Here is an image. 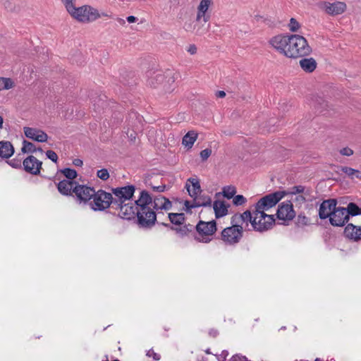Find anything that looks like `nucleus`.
Masks as SVG:
<instances>
[{"instance_id": "nucleus-22", "label": "nucleus", "mask_w": 361, "mask_h": 361, "mask_svg": "<svg viewBox=\"0 0 361 361\" xmlns=\"http://www.w3.org/2000/svg\"><path fill=\"white\" fill-rule=\"evenodd\" d=\"M75 185V183L72 180H63L58 183L57 188L61 194L71 195Z\"/></svg>"}, {"instance_id": "nucleus-6", "label": "nucleus", "mask_w": 361, "mask_h": 361, "mask_svg": "<svg viewBox=\"0 0 361 361\" xmlns=\"http://www.w3.org/2000/svg\"><path fill=\"white\" fill-rule=\"evenodd\" d=\"M233 226L224 228L221 232V239L227 245H233L238 243L243 236V226L239 224L233 223Z\"/></svg>"}, {"instance_id": "nucleus-55", "label": "nucleus", "mask_w": 361, "mask_h": 361, "mask_svg": "<svg viewBox=\"0 0 361 361\" xmlns=\"http://www.w3.org/2000/svg\"><path fill=\"white\" fill-rule=\"evenodd\" d=\"M113 361H119V360H113Z\"/></svg>"}, {"instance_id": "nucleus-23", "label": "nucleus", "mask_w": 361, "mask_h": 361, "mask_svg": "<svg viewBox=\"0 0 361 361\" xmlns=\"http://www.w3.org/2000/svg\"><path fill=\"white\" fill-rule=\"evenodd\" d=\"M198 137V133L195 130L188 131L182 139V145L187 149H190Z\"/></svg>"}, {"instance_id": "nucleus-5", "label": "nucleus", "mask_w": 361, "mask_h": 361, "mask_svg": "<svg viewBox=\"0 0 361 361\" xmlns=\"http://www.w3.org/2000/svg\"><path fill=\"white\" fill-rule=\"evenodd\" d=\"M284 197L285 193L282 190L269 194L262 197L256 203L254 210L267 213L270 209L274 207Z\"/></svg>"}, {"instance_id": "nucleus-21", "label": "nucleus", "mask_w": 361, "mask_h": 361, "mask_svg": "<svg viewBox=\"0 0 361 361\" xmlns=\"http://www.w3.org/2000/svg\"><path fill=\"white\" fill-rule=\"evenodd\" d=\"M185 188L189 195L195 200L201 193L200 181L196 178H190L188 180Z\"/></svg>"}, {"instance_id": "nucleus-9", "label": "nucleus", "mask_w": 361, "mask_h": 361, "mask_svg": "<svg viewBox=\"0 0 361 361\" xmlns=\"http://www.w3.org/2000/svg\"><path fill=\"white\" fill-rule=\"evenodd\" d=\"M213 5V0H200L197 6L196 21L207 23L211 18L210 10Z\"/></svg>"}, {"instance_id": "nucleus-17", "label": "nucleus", "mask_w": 361, "mask_h": 361, "mask_svg": "<svg viewBox=\"0 0 361 361\" xmlns=\"http://www.w3.org/2000/svg\"><path fill=\"white\" fill-rule=\"evenodd\" d=\"M23 132L27 138L38 142H45L49 138L48 135L44 131L38 128L24 127Z\"/></svg>"}, {"instance_id": "nucleus-33", "label": "nucleus", "mask_w": 361, "mask_h": 361, "mask_svg": "<svg viewBox=\"0 0 361 361\" xmlns=\"http://www.w3.org/2000/svg\"><path fill=\"white\" fill-rule=\"evenodd\" d=\"M341 170L351 179L358 178L361 180V171L359 170L348 166H342Z\"/></svg>"}, {"instance_id": "nucleus-46", "label": "nucleus", "mask_w": 361, "mask_h": 361, "mask_svg": "<svg viewBox=\"0 0 361 361\" xmlns=\"http://www.w3.org/2000/svg\"><path fill=\"white\" fill-rule=\"evenodd\" d=\"M9 164L15 169H18L21 167V161L19 159H13L9 161Z\"/></svg>"}, {"instance_id": "nucleus-11", "label": "nucleus", "mask_w": 361, "mask_h": 361, "mask_svg": "<svg viewBox=\"0 0 361 361\" xmlns=\"http://www.w3.org/2000/svg\"><path fill=\"white\" fill-rule=\"evenodd\" d=\"M113 207L118 210L119 216L125 219L134 218L139 212L137 207L132 201L123 203L121 205H114Z\"/></svg>"}, {"instance_id": "nucleus-53", "label": "nucleus", "mask_w": 361, "mask_h": 361, "mask_svg": "<svg viewBox=\"0 0 361 361\" xmlns=\"http://www.w3.org/2000/svg\"><path fill=\"white\" fill-rule=\"evenodd\" d=\"M116 20L117 23L121 25H124L126 24L125 20L121 18H117Z\"/></svg>"}, {"instance_id": "nucleus-16", "label": "nucleus", "mask_w": 361, "mask_h": 361, "mask_svg": "<svg viewBox=\"0 0 361 361\" xmlns=\"http://www.w3.org/2000/svg\"><path fill=\"white\" fill-rule=\"evenodd\" d=\"M42 164V161L32 155L27 157L23 162L24 170L32 175H37L40 173Z\"/></svg>"}, {"instance_id": "nucleus-13", "label": "nucleus", "mask_w": 361, "mask_h": 361, "mask_svg": "<svg viewBox=\"0 0 361 361\" xmlns=\"http://www.w3.org/2000/svg\"><path fill=\"white\" fill-rule=\"evenodd\" d=\"M348 220V211L345 208L341 207H336L329 218V222L334 226H343Z\"/></svg>"}, {"instance_id": "nucleus-47", "label": "nucleus", "mask_w": 361, "mask_h": 361, "mask_svg": "<svg viewBox=\"0 0 361 361\" xmlns=\"http://www.w3.org/2000/svg\"><path fill=\"white\" fill-rule=\"evenodd\" d=\"M186 50L191 55H194L197 53V47L195 44H190Z\"/></svg>"}, {"instance_id": "nucleus-44", "label": "nucleus", "mask_w": 361, "mask_h": 361, "mask_svg": "<svg viewBox=\"0 0 361 361\" xmlns=\"http://www.w3.org/2000/svg\"><path fill=\"white\" fill-rule=\"evenodd\" d=\"M46 156L47 157L48 159H49L50 160H51L52 161H54L55 163L58 160V156H57L56 153L52 150L47 151Z\"/></svg>"}, {"instance_id": "nucleus-18", "label": "nucleus", "mask_w": 361, "mask_h": 361, "mask_svg": "<svg viewBox=\"0 0 361 361\" xmlns=\"http://www.w3.org/2000/svg\"><path fill=\"white\" fill-rule=\"evenodd\" d=\"M73 192L75 194L79 200L86 202L93 198L95 190L93 188L91 187L83 185H78L74 187Z\"/></svg>"}, {"instance_id": "nucleus-34", "label": "nucleus", "mask_w": 361, "mask_h": 361, "mask_svg": "<svg viewBox=\"0 0 361 361\" xmlns=\"http://www.w3.org/2000/svg\"><path fill=\"white\" fill-rule=\"evenodd\" d=\"M169 219L172 224L177 225L183 224L185 220L184 214L180 213H169Z\"/></svg>"}, {"instance_id": "nucleus-7", "label": "nucleus", "mask_w": 361, "mask_h": 361, "mask_svg": "<svg viewBox=\"0 0 361 361\" xmlns=\"http://www.w3.org/2000/svg\"><path fill=\"white\" fill-rule=\"evenodd\" d=\"M92 199L91 207L95 211L104 210L108 208L111 204H113L112 195L102 190L95 192Z\"/></svg>"}, {"instance_id": "nucleus-10", "label": "nucleus", "mask_w": 361, "mask_h": 361, "mask_svg": "<svg viewBox=\"0 0 361 361\" xmlns=\"http://www.w3.org/2000/svg\"><path fill=\"white\" fill-rule=\"evenodd\" d=\"M319 7L323 11L331 16L342 14L347 8L345 3L342 1H335L333 3L322 1L319 4Z\"/></svg>"}, {"instance_id": "nucleus-29", "label": "nucleus", "mask_w": 361, "mask_h": 361, "mask_svg": "<svg viewBox=\"0 0 361 361\" xmlns=\"http://www.w3.org/2000/svg\"><path fill=\"white\" fill-rule=\"evenodd\" d=\"M152 202V197L149 195V194L143 190L140 192V195L135 202V205L138 207H140L139 209H142L143 207H147V205Z\"/></svg>"}, {"instance_id": "nucleus-24", "label": "nucleus", "mask_w": 361, "mask_h": 361, "mask_svg": "<svg viewBox=\"0 0 361 361\" xmlns=\"http://www.w3.org/2000/svg\"><path fill=\"white\" fill-rule=\"evenodd\" d=\"M153 204L154 209L157 211H167L169 210L172 207L171 202L168 199L161 195L154 197Z\"/></svg>"}, {"instance_id": "nucleus-4", "label": "nucleus", "mask_w": 361, "mask_h": 361, "mask_svg": "<svg viewBox=\"0 0 361 361\" xmlns=\"http://www.w3.org/2000/svg\"><path fill=\"white\" fill-rule=\"evenodd\" d=\"M197 235L195 239L204 243L210 242L216 231L215 221H200L196 226Z\"/></svg>"}, {"instance_id": "nucleus-26", "label": "nucleus", "mask_w": 361, "mask_h": 361, "mask_svg": "<svg viewBox=\"0 0 361 361\" xmlns=\"http://www.w3.org/2000/svg\"><path fill=\"white\" fill-rule=\"evenodd\" d=\"M300 62V66L306 73H312L317 68V63L313 58H304Z\"/></svg>"}, {"instance_id": "nucleus-43", "label": "nucleus", "mask_w": 361, "mask_h": 361, "mask_svg": "<svg viewBox=\"0 0 361 361\" xmlns=\"http://www.w3.org/2000/svg\"><path fill=\"white\" fill-rule=\"evenodd\" d=\"M61 3L64 6L66 11H69L73 6H75L74 2L75 0H61Z\"/></svg>"}, {"instance_id": "nucleus-31", "label": "nucleus", "mask_w": 361, "mask_h": 361, "mask_svg": "<svg viewBox=\"0 0 361 361\" xmlns=\"http://www.w3.org/2000/svg\"><path fill=\"white\" fill-rule=\"evenodd\" d=\"M16 86L15 81L11 78L0 77V92L10 90Z\"/></svg>"}, {"instance_id": "nucleus-37", "label": "nucleus", "mask_w": 361, "mask_h": 361, "mask_svg": "<svg viewBox=\"0 0 361 361\" xmlns=\"http://www.w3.org/2000/svg\"><path fill=\"white\" fill-rule=\"evenodd\" d=\"M236 192L235 188L233 186H226L223 189V195L224 197L228 199L233 198Z\"/></svg>"}, {"instance_id": "nucleus-20", "label": "nucleus", "mask_w": 361, "mask_h": 361, "mask_svg": "<svg viewBox=\"0 0 361 361\" xmlns=\"http://www.w3.org/2000/svg\"><path fill=\"white\" fill-rule=\"evenodd\" d=\"M336 201L334 199L324 200L319 207V216L320 219H325L330 218L336 208Z\"/></svg>"}, {"instance_id": "nucleus-56", "label": "nucleus", "mask_w": 361, "mask_h": 361, "mask_svg": "<svg viewBox=\"0 0 361 361\" xmlns=\"http://www.w3.org/2000/svg\"><path fill=\"white\" fill-rule=\"evenodd\" d=\"M103 361H109L107 359L106 360H103Z\"/></svg>"}, {"instance_id": "nucleus-45", "label": "nucleus", "mask_w": 361, "mask_h": 361, "mask_svg": "<svg viewBox=\"0 0 361 361\" xmlns=\"http://www.w3.org/2000/svg\"><path fill=\"white\" fill-rule=\"evenodd\" d=\"M147 356L152 357L154 360H159L160 359V355L156 353L152 349L147 351Z\"/></svg>"}, {"instance_id": "nucleus-25", "label": "nucleus", "mask_w": 361, "mask_h": 361, "mask_svg": "<svg viewBox=\"0 0 361 361\" xmlns=\"http://www.w3.org/2000/svg\"><path fill=\"white\" fill-rule=\"evenodd\" d=\"M344 233L347 238L357 240L361 238V227L350 224L345 228Z\"/></svg>"}, {"instance_id": "nucleus-30", "label": "nucleus", "mask_w": 361, "mask_h": 361, "mask_svg": "<svg viewBox=\"0 0 361 361\" xmlns=\"http://www.w3.org/2000/svg\"><path fill=\"white\" fill-rule=\"evenodd\" d=\"M170 82H173V80L171 78H169V80L166 81L164 75L159 73L149 79V84L154 87H157L158 85L161 84L165 87Z\"/></svg>"}, {"instance_id": "nucleus-28", "label": "nucleus", "mask_w": 361, "mask_h": 361, "mask_svg": "<svg viewBox=\"0 0 361 361\" xmlns=\"http://www.w3.org/2000/svg\"><path fill=\"white\" fill-rule=\"evenodd\" d=\"M14 153V148L12 144L8 141L0 142V157L8 158Z\"/></svg>"}, {"instance_id": "nucleus-49", "label": "nucleus", "mask_w": 361, "mask_h": 361, "mask_svg": "<svg viewBox=\"0 0 361 361\" xmlns=\"http://www.w3.org/2000/svg\"><path fill=\"white\" fill-rule=\"evenodd\" d=\"M231 361H246V358L244 356L236 355L232 357Z\"/></svg>"}, {"instance_id": "nucleus-38", "label": "nucleus", "mask_w": 361, "mask_h": 361, "mask_svg": "<svg viewBox=\"0 0 361 361\" xmlns=\"http://www.w3.org/2000/svg\"><path fill=\"white\" fill-rule=\"evenodd\" d=\"M61 173L66 176L69 180H73L77 177V172L75 170L66 168L61 170Z\"/></svg>"}, {"instance_id": "nucleus-36", "label": "nucleus", "mask_w": 361, "mask_h": 361, "mask_svg": "<svg viewBox=\"0 0 361 361\" xmlns=\"http://www.w3.org/2000/svg\"><path fill=\"white\" fill-rule=\"evenodd\" d=\"M300 27H301L300 24L296 19H295L293 18H291L290 19L289 23L288 25V27L290 32H296L300 30Z\"/></svg>"}, {"instance_id": "nucleus-51", "label": "nucleus", "mask_w": 361, "mask_h": 361, "mask_svg": "<svg viewBox=\"0 0 361 361\" xmlns=\"http://www.w3.org/2000/svg\"><path fill=\"white\" fill-rule=\"evenodd\" d=\"M73 164L75 166H82V161L80 159H75L73 160Z\"/></svg>"}, {"instance_id": "nucleus-50", "label": "nucleus", "mask_w": 361, "mask_h": 361, "mask_svg": "<svg viewBox=\"0 0 361 361\" xmlns=\"http://www.w3.org/2000/svg\"><path fill=\"white\" fill-rule=\"evenodd\" d=\"M126 20L129 23H133L137 20V18L133 16H130L127 17Z\"/></svg>"}, {"instance_id": "nucleus-3", "label": "nucleus", "mask_w": 361, "mask_h": 361, "mask_svg": "<svg viewBox=\"0 0 361 361\" xmlns=\"http://www.w3.org/2000/svg\"><path fill=\"white\" fill-rule=\"evenodd\" d=\"M68 13L72 18L81 23H90L101 18H111V15L106 12H99L98 9L90 5H83L79 7L73 6Z\"/></svg>"}, {"instance_id": "nucleus-15", "label": "nucleus", "mask_w": 361, "mask_h": 361, "mask_svg": "<svg viewBox=\"0 0 361 361\" xmlns=\"http://www.w3.org/2000/svg\"><path fill=\"white\" fill-rule=\"evenodd\" d=\"M156 217L155 212L149 207H143L137 212L139 223L143 226L153 225L156 221Z\"/></svg>"}, {"instance_id": "nucleus-8", "label": "nucleus", "mask_w": 361, "mask_h": 361, "mask_svg": "<svg viewBox=\"0 0 361 361\" xmlns=\"http://www.w3.org/2000/svg\"><path fill=\"white\" fill-rule=\"evenodd\" d=\"M134 192L135 188L133 185L113 188L112 193L114 195V197H113V207L131 201L130 200Z\"/></svg>"}, {"instance_id": "nucleus-48", "label": "nucleus", "mask_w": 361, "mask_h": 361, "mask_svg": "<svg viewBox=\"0 0 361 361\" xmlns=\"http://www.w3.org/2000/svg\"><path fill=\"white\" fill-rule=\"evenodd\" d=\"M152 189H153L154 191L164 192L165 190V189H166V185H159V186H153Z\"/></svg>"}, {"instance_id": "nucleus-27", "label": "nucleus", "mask_w": 361, "mask_h": 361, "mask_svg": "<svg viewBox=\"0 0 361 361\" xmlns=\"http://www.w3.org/2000/svg\"><path fill=\"white\" fill-rule=\"evenodd\" d=\"M213 209L216 218H221L228 214V205L223 201H215L213 204Z\"/></svg>"}, {"instance_id": "nucleus-14", "label": "nucleus", "mask_w": 361, "mask_h": 361, "mask_svg": "<svg viewBox=\"0 0 361 361\" xmlns=\"http://www.w3.org/2000/svg\"><path fill=\"white\" fill-rule=\"evenodd\" d=\"M286 195H292L291 200L296 203L301 204L306 201L307 193L302 185H295L286 190H282Z\"/></svg>"}, {"instance_id": "nucleus-42", "label": "nucleus", "mask_w": 361, "mask_h": 361, "mask_svg": "<svg viewBox=\"0 0 361 361\" xmlns=\"http://www.w3.org/2000/svg\"><path fill=\"white\" fill-rule=\"evenodd\" d=\"M212 154V149L207 148L200 152V157L202 161H206Z\"/></svg>"}, {"instance_id": "nucleus-12", "label": "nucleus", "mask_w": 361, "mask_h": 361, "mask_svg": "<svg viewBox=\"0 0 361 361\" xmlns=\"http://www.w3.org/2000/svg\"><path fill=\"white\" fill-rule=\"evenodd\" d=\"M277 218L283 221H289L295 216V212L290 202H283L279 205Z\"/></svg>"}, {"instance_id": "nucleus-2", "label": "nucleus", "mask_w": 361, "mask_h": 361, "mask_svg": "<svg viewBox=\"0 0 361 361\" xmlns=\"http://www.w3.org/2000/svg\"><path fill=\"white\" fill-rule=\"evenodd\" d=\"M232 222L236 224H247L250 222L254 230L257 231H266L271 229L275 224L273 214L253 210L252 213L245 211L243 214H236L232 216Z\"/></svg>"}, {"instance_id": "nucleus-1", "label": "nucleus", "mask_w": 361, "mask_h": 361, "mask_svg": "<svg viewBox=\"0 0 361 361\" xmlns=\"http://www.w3.org/2000/svg\"><path fill=\"white\" fill-rule=\"evenodd\" d=\"M269 44L280 54L289 59L306 57L312 49L305 37L300 35H277L269 40Z\"/></svg>"}, {"instance_id": "nucleus-19", "label": "nucleus", "mask_w": 361, "mask_h": 361, "mask_svg": "<svg viewBox=\"0 0 361 361\" xmlns=\"http://www.w3.org/2000/svg\"><path fill=\"white\" fill-rule=\"evenodd\" d=\"M212 200L209 196L199 195L192 201L185 200L184 202V207L185 211H190L191 209L200 207L210 206Z\"/></svg>"}, {"instance_id": "nucleus-41", "label": "nucleus", "mask_w": 361, "mask_h": 361, "mask_svg": "<svg viewBox=\"0 0 361 361\" xmlns=\"http://www.w3.org/2000/svg\"><path fill=\"white\" fill-rule=\"evenodd\" d=\"M339 153L342 156L350 157L354 154V151L351 148H350L348 147H345L339 150Z\"/></svg>"}, {"instance_id": "nucleus-52", "label": "nucleus", "mask_w": 361, "mask_h": 361, "mask_svg": "<svg viewBox=\"0 0 361 361\" xmlns=\"http://www.w3.org/2000/svg\"><path fill=\"white\" fill-rule=\"evenodd\" d=\"M215 94L218 98H224L226 96V92L224 91L219 90L217 91Z\"/></svg>"}, {"instance_id": "nucleus-39", "label": "nucleus", "mask_w": 361, "mask_h": 361, "mask_svg": "<svg viewBox=\"0 0 361 361\" xmlns=\"http://www.w3.org/2000/svg\"><path fill=\"white\" fill-rule=\"evenodd\" d=\"M245 202L246 198L241 195H235L233 198V203L236 206L243 205Z\"/></svg>"}, {"instance_id": "nucleus-40", "label": "nucleus", "mask_w": 361, "mask_h": 361, "mask_svg": "<svg viewBox=\"0 0 361 361\" xmlns=\"http://www.w3.org/2000/svg\"><path fill=\"white\" fill-rule=\"evenodd\" d=\"M97 176L102 180H106L109 178V171L106 169H102L97 171Z\"/></svg>"}, {"instance_id": "nucleus-32", "label": "nucleus", "mask_w": 361, "mask_h": 361, "mask_svg": "<svg viewBox=\"0 0 361 361\" xmlns=\"http://www.w3.org/2000/svg\"><path fill=\"white\" fill-rule=\"evenodd\" d=\"M37 151L42 152V148H37L35 145L27 140L23 141V146L21 147V152L23 153L32 154L35 153Z\"/></svg>"}, {"instance_id": "nucleus-54", "label": "nucleus", "mask_w": 361, "mask_h": 361, "mask_svg": "<svg viewBox=\"0 0 361 361\" xmlns=\"http://www.w3.org/2000/svg\"><path fill=\"white\" fill-rule=\"evenodd\" d=\"M4 119L2 116H0V129L3 128Z\"/></svg>"}, {"instance_id": "nucleus-35", "label": "nucleus", "mask_w": 361, "mask_h": 361, "mask_svg": "<svg viewBox=\"0 0 361 361\" xmlns=\"http://www.w3.org/2000/svg\"><path fill=\"white\" fill-rule=\"evenodd\" d=\"M346 211L348 212V216H355L361 214V208L357 206L356 204L350 202L348 204Z\"/></svg>"}]
</instances>
